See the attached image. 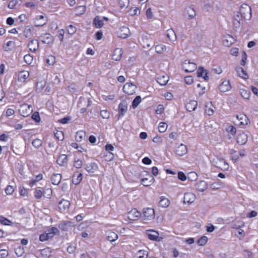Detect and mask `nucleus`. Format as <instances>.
I'll return each instance as SVG.
<instances>
[{"label":"nucleus","instance_id":"58","mask_svg":"<svg viewBox=\"0 0 258 258\" xmlns=\"http://www.w3.org/2000/svg\"><path fill=\"white\" fill-rule=\"evenodd\" d=\"M14 186L10 185H7L5 189V192L7 195H12L14 192Z\"/></svg>","mask_w":258,"mask_h":258},{"label":"nucleus","instance_id":"60","mask_svg":"<svg viewBox=\"0 0 258 258\" xmlns=\"http://www.w3.org/2000/svg\"><path fill=\"white\" fill-rule=\"evenodd\" d=\"M104 159L106 161H110L113 160L114 158V155L111 152H108L104 155Z\"/></svg>","mask_w":258,"mask_h":258},{"label":"nucleus","instance_id":"31","mask_svg":"<svg viewBox=\"0 0 258 258\" xmlns=\"http://www.w3.org/2000/svg\"><path fill=\"white\" fill-rule=\"evenodd\" d=\"M217 167L222 171H227L229 168V164L224 159H220L219 160V163Z\"/></svg>","mask_w":258,"mask_h":258},{"label":"nucleus","instance_id":"44","mask_svg":"<svg viewBox=\"0 0 258 258\" xmlns=\"http://www.w3.org/2000/svg\"><path fill=\"white\" fill-rule=\"evenodd\" d=\"M40 253L43 257L48 258L50 256L51 251L49 248L47 247L41 250Z\"/></svg>","mask_w":258,"mask_h":258},{"label":"nucleus","instance_id":"40","mask_svg":"<svg viewBox=\"0 0 258 258\" xmlns=\"http://www.w3.org/2000/svg\"><path fill=\"white\" fill-rule=\"evenodd\" d=\"M185 13L188 15L189 19L194 18L196 15L194 9L190 7L186 8Z\"/></svg>","mask_w":258,"mask_h":258},{"label":"nucleus","instance_id":"16","mask_svg":"<svg viewBox=\"0 0 258 258\" xmlns=\"http://www.w3.org/2000/svg\"><path fill=\"white\" fill-rule=\"evenodd\" d=\"M231 89V86L228 80H224L219 86V89L221 92L229 91Z\"/></svg>","mask_w":258,"mask_h":258},{"label":"nucleus","instance_id":"37","mask_svg":"<svg viewBox=\"0 0 258 258\" xmlns=\"http://www.w3.org/2000/svg\"><path fill=\"white\" fill-rule=\"evenodd\" d=\"M169 204L170 202L167 198L163 197H161L160 198V200L159 203V205L160 207L162 208H166L168 207Z\"/></svg>","mask_w":258,"mask_h":258},{"label":"nucleus","instance_id":"6","mask_svg":"<svg viewBox=\"0 0 258 258\" xmlns=\"http://www.w3.org/2000/svg\"><path fill=\"white\" fill-rule=\"evenodd\" d=\"M30 73L27 71H21L19 72L18 80L19 82L26 84L29 80Z\"/></svg>","mask_w":258,"mask_h":258},{"label":"nucleus","instance_id":"12","mask_svg":"<svg viewBox=\"0 0 258 258\" xmlns=\"http://www.w3.org/2000/svg\"><path fill=\"white\" fill-rule=\"evenodd\" d=\"M187 152V147L183 144L179 145L175 149V153L177 156H182L185 155Z\"/></svg>","mask_w":258,"mask_h":258},{"label":"nucleus","instance_id":"28","mask_svg":"<svg viewBox=\"0 0 258 258\" xmlns=\"http://www.w3.org/2000/svg\"><path fill=\"white\" fill-rule=\"evenodd\" d=\"M198 103L195 100H190L186 104L185 107L187 110L189 112L194 111L197 107Z\"/></svg>","mask_w":258,"mask_h":258},{"label":"nucleus","instance_id":"36","mask_svg":"<svg viewBox=\"0 0 258 258\" xmlns=\"http://www.w3.org/2000/svg\"><path fill=\"white\" fill-rule=\"evenodd\" d=\"M86 136V132L83 131H79L76 133L75 139L77 142H81L85 139Z\"/></svg>","mask_w":258,"mask_h":258},{"label":"nucleus","instance_id":"32","mask_svg":"<svg viewBox=\"0 0 258 258\" xmlns=\"http://www.w3.org/2000/svg\"><path fill=\"white\" fill-rule=\"evenodd\" d=\"M236 71L239 77L245 80L248 78V74L242 67H237Z\"/></svg>","mask_w":258,"mask_h":258},{"label":"nucleus","instance_id":"41","mask_svg":"<svg viewBox=\"0 0 258 258\" xmlns=\"http://www.w3.org/2000/svg\"><path fill=\"white\" fill-rule=\"evenodd\" d=\"M0 223L4 225H12L13 222L5 217L0 215Z\"/></svg>","mask_w":258,"mask_h":258},{"label":"nucleus","instance_id":"13","mask_svg":"<svg viewBox=\"0 0 258 258\" xmlns=\"http://www.w3.org/2000/svg\"><path fill=\"white\" fill-rule=\"evenodd\" d=\"M127 110V103L125 100H122L118 105V116H122Z\"/></svg>","mask_w":258,"mask_h":258},{"label":"nucleus","instance_id":"56","mask_svg":"<svg viewBox=\"0 0 258 258\" xmlns=\"http://www.w3.org/2000/svg\"><path fill=\"white\" fill-rule=\"evenodd\" d=\"M32 144L35 148H39L42 146V141L40 139H35L32 141Z\"/></svg>","mask_w":258,"mask_h":258},{"label":"nucleus","instance_id":"9","mask_svg":"<svg viewBox=\"0 0 258 258\" xmlns=\"http://www.w3.org/2000/svg\"><path fill=\"white\" fill-rule=\"evenodd\" d=\"M47 22V18L42 15L37 16L34 21L35 27H41L44 26Z\"/></svg>","mask_w":258,"mask_h":258},{"label":"nucleus","instance_id":"8","mask_svg":"<svg viewBox=\"0 0 258 258\" xmlns=\"http://www.w3.org/2000/svg\"><path fill=\"white\" fill-rule=\"evenodd\" d=\"M71 203L67 200L62 199L58 203V209L61 213H66L69 210Z\"/></svg>","mask_w":258,"mask_h":258},{"label":"nucleus","instance_id":"19","mask_svg":"<svg viewBox=\"0 0 258 258\" xmlns=\"http://www.w3.org/2000/svg\"><path fill=\"white\" fill-rule=\"evenodd\" d=\"M123 54V50L121 48H116L114 50L112 55V59L115 61L119 60Z\"/></svg>","mask_w":258,"mask_h":258},{"label":"nucleus","instance_id":"59","mask_svg":"<svg viewBox=\"0 0 258 258\" xmlns=\"http://www.w3.org/2000/svg\"><path fill=\"white\" fill-rule=\"evenodd\" d=\"M33 60V58L32 56L30 54H26L24 56V60L28 64H31Z\"/></svg>","mask_w":258,"mask_h":258},{"label":"nucleus","instance_id":"30","mask_svg":"<svg viewBox=\"0 0 258 258\" xmlns=\"http://www.w3.org/2000/svg\"><path fill=\"white\" fill-rule=\"evenodd\" d=\"M214 107L211 102H208L205 105V112L208 115H212L214 112Z\"/></svg>","mask_w":258,"mask_h":258},{"label":"nucleus","instance_id":"45","mask_svg":"<svg viewBox=\"0 0 258 258\" xmlns=\"http://www.w3.org/2000/svg\"><path fill=\"white\" fill-rule=\"evenodd\" d=\"M166 46L163 44H158L155 46V51L159 54H161L165 51Z\"/></svg>","mask_w":258,"mask_h":258},{"label":"nucleus","instance_id":"29","mask_svg":"<svg viewBox=\"0 0 258 258\" xmlns=\"http://www.w3.org/2000/svg\"><path fill=\"white\" fill-rule=\"evenodd\" d=\"M57 163L60 166H64L68 162V157L65 154L60 155L56 160Z\"/></svg>","mask_w":258,"mask_h":258},{"label":"nucleus","instance_id":"48","mask_svg":"<svg viewBox=\"0 0 258 258\" xmlns=\"http://www.w3.org/2000/svg\"><path fill=\"white\" fill-rule=\"evenodd\" d=\"M137 255L138 258H147L148 252L145 250H139L137 253Z\"/></svg>","mask_w":258,"mask_h":258},{"label":"nucleus","instance_id":"17","mask_svg":"<svg viewBox=\"0 0 258 258\" xmlns=\"http://www.w3.org/2000/svg\"><path fill=\"white\" fill-rule=\"evenodd\" d=\"M241 16L238 13L234 16V18L232 20V25L233 27V29L234 30H236L238 28H239L241 25Z\"/></svg>","mask_w":258,"mask_h":258},{"label":"nucleus","instance_id":"18","mask_svg":"<svg viewBox=\"0 0 258 258\" xmlns=\"http://www.w3.org/2000/svg\"><path fill=\"white\" fill-rule=\"evenodd\" d=\"M222 42L224 45L226 47H229L234 43V39L232 36L227 34L224 36L222 39Z\"/></svg>","mask_w":258,"mask_h":258},{"label":"nucleus","instance_id":"52","mask_svg":"<svg viewBox=\"0 0 258 258\" xmlns=\"http://www.w3.org/2000/svg\"><path fill=\"white\" fill-rule=\"evenodd\" d=\"M167 124L164 122H161L159 123L158 126V131L160 133H164L167 128Z\"/></svg>","mask_w":258,"mask_h":258},{"label":"nucleus","instance_id":"49","mask_svg":"<svg viewBox=\"0 0 258 258\" xmlns=\"http://www.w3.org/2000/svg\"><path fill=\"white\" fill-rule=\"evenodd\" d=\"M46 62L49 66L53 65L55 62V57L52 55H48L46 59Z\"/></svg>","mask_w":258,"mask_h":258},{"label":"nucleus","instance_id":"55","mask_svg":"<svg viewBox=\"0 0 258 258\" xmlns=\"http://www.w3.org/2000/svg\"><path fill=\"white\" fill-rule=\"evenodd\" d=\"M240 94L241 96L245 99H248L249 98L250 96V93L249 91L246 90L245 89H240Z\"/></svg>","mask_w":258,"mask_h":258},{"label":"nucleus","instance_id":"7","mask_svg":"<svg viewBox=\"0 0 258 258\" xmlns=\"http://www.w3.org/2000/svg\"><path fill=\"white\" fill-rule=\"evenodd\" d=\"M141 213L137 209L133 208L127 213V218L129 220L135 221L138 220L141 216Z\"/></svg>","mask_w":258,"mask_h":258},{"label":"nucleus","instance_id":"38","mask_svg":"<svg viewBox=\"0 0 258 258\" xmlns=\"http://www.w3.org/2000/svg\"><path fill=\"white\" fill-rule=\"evenodd\" d=\"M15 45V43L13 41H9L3 46L4 49L6 51H9L13 49Z\"/></svg>","mask_w":258,"mask_h":258},{"label":"nucleus","instance_id":"34","mask_svg":"<svg viewBox=\"0 0 258 258\" xmlns=\"http://www.w3.org/2000/svg\"><path fill=\"white\" fill-rule=\"evenodd\" d=\"M61 179L60 174H53L51 177V182L54 185H58Z\"/></svg>","mask_w":258,"mask_h":258},{"label":"nucleus","instance_id":"20","mask_svg":"<svg viewBox=\"0 0 258 258\" xmlns=\"http://www.w3.org/2000/svg\"><path fill=\"white\" fill-rule=\"evenodd\" d=\"M105 234L107 237V239L111 241H115L118 239V235L114 231L111 230H108L106 231Z\"/></svg>","mask_w":258,"mask_h":258},{"label":"nucleus","instance_id":"23","mask_svg":"<svg viewBox=\"0 0 258 258\" xmlns=\"http://www.w3.org/2000/svg\"><path fill=\"white\" fill-rule=\"evenodd\" d=\"M197 76L199 77L203 78L205 81L209 80V76H208V72L206 70H205L203 67H200L197 70Z\"/></svg>","mask_w":258,"mask_h":258},{"label":"nucleus","instance_id":"35","mask_svg":"<svg viewBox=\"0 0 258 258\" xmlns=\"http://www.w3.org/2000/svg\"><path fill=\"white\" fill-rule=\"evenodd\" d=\"M71 225L72 222L70 221H63L58 225V228L62 231H67Z\"/></svg>","mask_w":258,"mask_h":258},{"label":"nucleus","instance_id":"22","mask_svg":"<svg viewBox=\"0 0 258 258\" xmlns=\"http://www.w3.org/2000/svg\"><path fill=\"white\" fill-rule=\"evenodd\" d=\"M98 169V165L94 162L88 163L85 167L86 170L88 172L91 173H95L96 171H97Z\"/></svg>","mask_w":258,"mask_h":258},{"label":"nucleus","instance_id":"43","mask_svg":"<svg viewBox=\"0 0 258 258\" xmlns=\"http://www.w3.org/2000/svg\"><path fill=\"white\" fill-rule=\"evenodd\" d=\"M198 92L199 95H202L205 94L206 92V87L201 83L197 85Z\"/></svg>","mask_w":258,"mask_h":258},{"label":"nucleus","instance_id":"25","mask_svg":"<svg viewBox=\"0 0 258 258\" xmlns=\"http://www.w3.org/2000/svg\"><path fill=\"white\" fill-rule=\"evenodd\" d=\"M236 140L238 144L241 145H244L247 141V136L244 133H240L237 135Z\"/></svg>","mask_w":258,"mask_h":258},{"label":"nucleus","instance_id":"42","mask_svg":"<svg viewBox=\"0 0 258 258\" xmlns=\"http://www.w3.org/2000/svg\"><path fill=\"white\" fill-rule=\"evenodd\" d=\"M197 189L200 191H204L207 187L206 183L204 181H200L197 184Z\"/></svg>","mask_w":258,"mask_h":258},{"label":"nucleus","instance_id":"26","mask_svg":"<svg viewBox=\"0 0 258 258\" xmlns=\"http://www.w3.org/2000/svg\"><path fill=\"white\" fill-rule=\"evenodd\" d=\"M146 176L147 177L144 178H142V183L143 185L145 186H149L151 185L152 183L153 180H154V178L152 176L150 175L148 172H146Z\"/></svg>","mask_w":258,"mask_h":258},{"label":"nucleus","instance_id":"21","mask_svg":"<svg viewBox=\"0 0 258 258\" xmlns=\"http://www.w3.org/2000/svg\"><path fill=\"white\" fill-rule=\"evenodd\" d=\"M147 235L148 236V238L151 240L156 241L157 240L158 237H159V233L157 231L152 230V229H149L146 230Z\"/></svg>","mask_w":258,"mask_h":258},{"label":"nucleus","instance_id":"62","mask_svg":"<svg viewBox=\"0 0 258 258\" xmlns=\"http://www.w3.org/2000/svg\"><path fill=\"white\" fill-rule=\"evenodd\" d=\"M27 19V17L26 14L20 15L17 19V21L20 23H24Z\"/></svg>","mask_w":258,"mask_h":258},{"label":"nucleus","instance_id":"54","mask_svg":"<svg viewBox=\"0 0 258 258\" xmlns=\"http://www.w3.org/2000/svg\"><path fill=\"white\" fill-rule=\"evenodd\" d=\"M86 6H80L77 7L76 8V10L77 11V15H81L85 13L86 11Z\"/></svg>","mask_w":258,"mask_h":258},{"label":"nucleus","instance_id":"50","mask_svg":"<svg viewBox=\"0 0 258 258\" xmlns=\"http://www.w3.org/2000/svg\"><path fill=\"white\" fill-rule=\"evenodd\" d=\"M142 101V98L140 96H137L134 99L132 102V107L133 108H136L139 105V104L141 103Z\"/></svg>","mask_w":258,"mask_h":258},{"label":"nucleus","instance_id":"63","mask_svg":"<svg viewBox=\"0 0 258 258\" xmlns=\"http://www.w3.org/2000/svg\"><path fill=\"white\" fill-rule=\"evenodd\" d=\"M32 119L35 120L37 122H39L40 121V117L39 116V112L35 111L31 116Z\"/></svg>","mask_w":258,"mask_h":258},{"label":"nucleus","instance_id":"61","mask_svg":"<svg viewBox=\"0 0 258 258\" xmlns=\"http://www.w3.org/2000/svg\"><path fill=\"white\" fill-rule=\"evenodd\" d=\"M54 136L58 140L62 141L63 140V134L61 131H57L54 133Z\"/></svg>","mask_w":258,"mask_h":258},{"label":"nucleus","instance_id":"24","mask_svg":"<svg viewBox=\"0 0 258 258\" xmlns=\"http://www.w3.org/2000/svg\"><path fill=\"white\" fill-rule=\"evenodd\" d=\"M29 50L32 52L36 51L39 48V42L36 39L31 40L28 44Z\"/></svg>","mask_w":258,"mask_h":258},{"label":"nucleus","instance_id":"27","mask_svg":"<svg viewBox=\"0 0 258 258\" xmlns=\"http://www.w3.org/2000/svg\"><path fill=\"white\" fill-rule=\"evenodd\" d=\"M45 232L48 236V239L53 238L55 235L59 233L58 229L54 227L47 229Z\"/></svg>","mask_w":258,"mask_h":258},{"label":"nucleus","instance_id":"5","mask_svg":"<svg viewBox=\"0 0 258 258\" xmlns=\"http://www.w3.org/2000/svg\"><path fill=\"white\" fill-rule=\"evenodd\" d=\"M182 68L186 72H192L197 69V64L194 62H190L185 60L182 64Z\"/></svg>","mask_w":258,"mask_h":258},{"label":"nucleus","instance_id":"14","mask_svg":"<svg viewBox=\"0 0 258 258\" xmlns=\"http://www.w3.org/2000/svg\"><path fill=\"white\" fill-rule=\"evenodd\" d=\"M237 119L238 122L236 123V125H246L249 122V119L248 117L243 113H239L236 115Z\"/></svg>","mask_w":258,"mask_h":258},{"label":"nucleus","instance_id":"3","mask_svg":"<svg viewBox=\"0 0 258 258\" xmlns=\"http://www.w3.org/2000/svg\"><path fill=\"white\" fill-rule=\"evenodd\" d=\"M33 112L31 105L24 103L20 106L19 112L20 114L23 117H28Z\"/></svg>","mask_w":258,"mask_h":258},{"label":"nucleus","instance_id":"47","mask_svg":"<svg viewBox=\"0 0 258 258\" xmlns=\"http://www.w3.org/2000/svg\"><path fill=\"white\" fill-rule=\"evenodd\" d=\"M130 4V0H119L118 5L120 9L127 8Z\"/></svg>","mask_w":258,"mask_h":258},{"label":"nucleus","instance_id":"2","mask_svg":"<svg viewBox=\"0 0 258 258\" xmlns=\"http://www.w3.org/2000/svg\"><path fill=\"white\" fill-rule=\"evenodd\" d=\"M244 19H249L251 16V9L247 4H242L239 9V14Z\"/></svg>","mask_w":258,"mask_h":258},{"label":"nucleus","instance_id":"53","mask_svg":"<svg viewBox=\"0 0 258 258\" xmlns=\"http://www.w3.org/2000/svg\"><path fill=\"white\" fill-rule=\"evenodd\" d=\"M74 167L77 169L81 168L83 166V161L82 160L75 158L73 164Z\"/></svg>","mask_w":258,"mask_h":258},{"label":"nucleus","instance_id":"33","mask_svg":"<svg viewBox=\"0 0 258 258\" xmlns=\"http://www.w3.org/2000/svg\"><path fill=\"white\" fill-rule=\"evenodd\" d=\"M169 81V77L166 75L160 76L157 78V82L161 86H164L167 84Z\"/></svg>","mask_w":258,"mask_h":258},{"label":"nucleus","instance_id":"10","mask_svg":"<svg viewBox=\"0 0 258 258\" xmlns=\"http://www.w3.org/2000/svg\"><path fill=\"white\" fill-rule=\"evenodd\" d=\"M108 20L107 17H103L101 18L100 16H97L94 19L93 24L96 28H100L104 25L103 21L107 22Z\"/></svg>","mask_w":258,"mask_h":258},{"label":"nucleus","instance_id":"1","mask_svg":"<svg viewBox=\"0 0 258 258\" xmlns=\"http://www.w3.org/2000/svg\"><path fill=\"white\" fill-rule=\"evenodd\" d=\"M155 217V211L153 208H146L143 209L142 217L146 223L151 222Z\"/></svg>","mask_w":258,"mask_h":258},{"label":"nucleus","instance_id":"11","mask_svg":"<svg viewBox=\"0 0 258 258\" xmlns=\"http://www.w3.org/2000/svg\"><path fill=\"white\" fill-rule=\"evenodd\" d=\"M196 199V195L191 192H187L184 194L183 202L184 204H191Z\"/></svg>","mask_w":258,"mask_h":258},{"label":"nucleus","instance_id":"51","mask_svg":"<svg viewBox=\"0 0 258 258\" xmlns=\"http://www.w3.org/2000/svg\"><path fill=\"white\" fill-rule=\"evenodd\" d=\"M66 30H67L68 33L70 35L74 34L77 31L76 27L73 25H69L67 27Z\"/></svg>","mask_w":258,"mask_h":258},{"label":"nucleus","instance_id":"39","mask_svg":"<svg viewBox=\"0 0 258 258\" xmlns=\"http://www.w3.org/2000/svg\"><path fill=\"white\" fill-rule=\"evenodd\" d=\"M83 179L82 173H75L73 176V182L75 184H79Z\"/></svg>","mask_w":258,"mask_h":258},{"label":"nucleus","instance_id":"64","mask_svg":"<svg viewBox=\"0 0 258 258\" xmlns=\"http://www.w3.org/2000/svg\"><path fill=\"white\" fill-rule=\"evenodd\" d=\"M184 82L187 85H191L194 82L193 77L191 76H188L184 78Z\"/></svg>","mask_w":258,"mask_h":258},{"label":"nucleus","instance_id":"4","mask_svg":"<svg viewBox=\"0 0 258 258\" xmlns=\"http://www.w3.org/2000/svg\"><path fill=\"white\" fill-rule=\"evenodd\" d=\"M137 86L132 83H126L123 87L122 90L127 95H133L136 93Z\"/></svg>","mask_w":258,"mask_h":258},{"label":"nucleus","instance_id":"46","mask_svg":"<svg viewBox=\"0 0 258 258\" xmlns=\"http://www.w3.org/2000/svg\"><path fill=\"white\" fill-rule=\"evenodd\" d=\"M167 37L171 41H174L176 39L175 33L172 29H169L167 30Z\"/></svg>","mask_w":258,"mask_h":258},{"label":"nucleus","instance_id":"15","mask_svg":"<svg viewBox=\"0 0 258 258\" xmlns=\"http://www.w3.org/2000/svg\"><path fill=\"white\" fill-rule=\"evenodd\" d=\"M45 192H48L47 198H50L52 194V190L50 188L46 189L45 191H43L40 189H36L34 192V197L36 199H40L44 195Z\"/></svg>","mask_w":258,"mask_h":258},{"label":"nucleus","instance_id":"57","mask_svg":"<svg viewBox=\"0 0 258 258\" xmlns=\"http://www.w3.org/2000/svg\"><path fill=\"white\" fill-rule=\"evenodd\" d=\"M208 241V237L206 236H203L197 241L198 245L200 246L205 245Z\"/></svg>","mask_w":258,"mask_h":258}]
</instances>
